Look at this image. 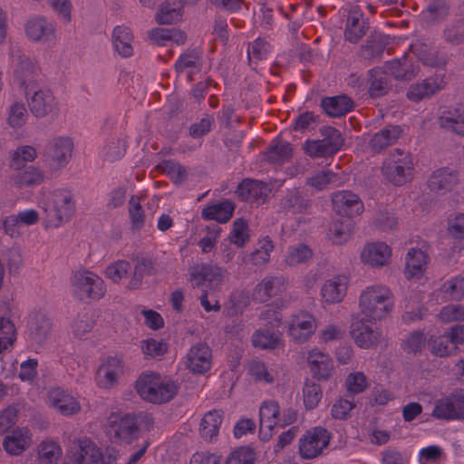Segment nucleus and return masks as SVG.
<instances>
[{
    "label": "nucleus",
    "mask_w": 464,
    "mask_h": 464,
    "mask_svg": "<svg viewBox=\"0 0 464 464\" xmlns=\"http://www.w3.org/2000/svg\"><path fill=\"white\" fill-rule=\"evenodd\" d=\"M129 216L131 227L134 230H140L144 227L145 214L140 204L139 198L132 196L129 201Z\"/></svg>",
    "instance_id": "nucleus-60"
},
{
    "label": "nucleus",
    "mask_w": 464,
    "mask_h": 464,
    "mask_svg": "<svg viewBox=\"0 0 464 464\" xmlns=\"http://www.w3.org/2000/svg\"><path fill=\"white\" fill-rule=\"evenodd\" d=\"M304 150L305 153L312 158L329 157L338 151L324 139L306 140L304 145Z\"/></svg>",
    "instance_id": "nucleus-49"
},
{
    "label": "nucleus",
    "mask_w": 464,
    "mask_h": 464,
    "mask_svg": "<svg viewBox=\"0 0 464 464\" xmlns=\"http://www.w3.org/2000/svg\"><path fill=\"white\" fill-rule=\"evenodd\" d=\"M223 280L220 267L212 264H198L192 267L190 281L194 287L207 285L211 290H216Z\"/></svg>",
    "instance_id": "nucleus-13"
},
{
    "label": "nucleus",
    "mask_w": 464,
    "mask_h": 464,
    "mask_svg": "<svg viewBox=\"0 0 464 464\" xmlns=\"http://www.w3.org/2000/svg\"><path fill=\"white\" fill-rule=\"evenodd\" d=\"M113 44L116 51L122 57L132 55L131 41L133 39L131 31L126 26H116L112 33Z\"/></svg>",
    "instance_id": "nucleus-40"
},
{
    "label": "nucleus",
    "mask_w": 464,
    "mask_h": 464,
    "mask_svg": "<svg viewBox=\"0 0 464 464\" xmlns=\"http://www.w3.org/2000/svg\"><path fill=\"white\" fill-rule=\"evenodd\" d=\"M402 129L399 125H389L376 132L368 143L371 151L379 153L392 145L401 135Z\"/></svg>",
    "instance_id": "nucleus-23"
},
{
    "label": "nucleus",
    "mask_w": 464,
    "mask_h": 464,
    "mask_svg": "<svg viewBox=\"0 0 464 464\" xmlns=\"http://www.w3.org/2000/svg\"><path fill=\"white\" fill-rule=\"evenodd\" d=\"M51 331L52 322L44 313L37 312L29 316L27 333L31 341L43 344L49 338Z\"/></svg>",
    "instance_id": "nucleus-17"
},
{
    "label": "nucleus",
    "mask_w": 464,
    "mask_h": 464,
    "mask_svg": "<svg viewBox=\"0 0 464 464\" xmlns=\"http://www.w3.org/2000/svg\"><path fill=\"white\" fill-rule=\"evenodd\" d=\"M37 157L36 150L32 146H22L17 148L12 158L10 166L13 169H20L24 162L32 161Z\"/></svg>",
    "instance_id": "nucleus-61"
},
{
    "label": "nucleus",
    "mask_w": 464,
    "mask_h": 464,
    "mask_svg": "<svg viewBox=\"0 0 464 464\" xmlns=\"http://www.w3.org/2000/svg\"><path fill=\"white\" fill-rule=\"evenodd\" d=\"M28 440L22 430H14L4 439L3 447L11 455H20L28 446Z\"/></svg>",
    "instance_id": "nucleus-46"
},
{
    "label": "nucleus",
    "mask_w": 464,
    "mask_h": 464,
    "mask_svg": "<svg viewBox=\"0 0 464 464\" xmlns=\"http://www.w3.org/2000/svg\"><path fill=\"white\" fill-rule=\"evenodd\" d=\"M413 168L408 166H394L393 163L382 165V172L385 178L395 186H402L411 179Z\"/></svg>",
    "instance_id": "nucleus-44"
},
{
    "label": "nucleus",
    "mask_w": 464,
    "mask_h": 464,
    "mask_svg": "<svg viewBox=\"0 0 464 464\" xmlns=\"http://www.w3.org/2000/svg\"><path fill=\"white\" fill-rule=\"evenodd\" d=\"M338 182H340L339 175L329 169L315 173L306 180L307 185H310L317 190H323L327 188L330 184Z\"/></svg>",
    "instance_id": "nucleus-52"
},
{
    "label": "nucleus",
    "mask_w": 464,
    "mask_h": 464,
    "mask_svg": "<svg viewBox=\"0 0 464 464\" xmlns=\"http://www.w3.org/2000/svg\"><path fill=\"white\" fill-rule=\"evenodd\" d=\"M442 38L446 43L452 45H459L464 43V13L461 18L445 26Z\"/></svg>",
    "instance_id": "nucleus-47"
},
{
    "label": "nucleus",
    "mask_w": 464,
    "mask_h": 464,
    "mask_svg": "<svg viewBox=\"0 0 464 464\" xmlns=\"http://www.w3.org/2000/svg\"><path fill=\"white\" fill-rule=\"evenodd\" d=\"M200 60V53L197 49L189 50L179 55L174 64L175 71L181 73L188 68H197Z\"/></svg>",
    "instance_id": "nucleus-58"
},
{
    "label": "nucleus",
    "mask_w": 464,
    "mask_h": 464,
    "mask_svg": "<svg viewBox=\"0 0 464 464\" xmlns=\"http://www.w3.org/2000/svg\"><path fill=\"white\" fill-rule=\"evenodd\" d=\"M450 14V6L445 0H434L421 13V19L428 24L444 20Z\"/></svg>",
    "instance_id": "nucleus-43"
},
{
    "label": "nucleus",
    "mask_w": 464,
    "mask_h": 464,
    "mask_svg": "<svg viewBox=\"0 0 464 464\" xmlns=\"http://www.w3.org/2000/svg\"><path fill=\"white\" fill-rule=\"evenodd\" d=\"M51 404L55 407L63 415L75 414L80 411L78 401L61 388H53L49 392Z\"/></svg>",
    "instance_id": "nucleus-29"
},
{
    "label": "nucleus",
    "mask_w": 464,
    "mask_h": 464,
    "mask_svg": "<svg viewBox=\"0 0 464 464\" xmlns=\"http://www.w3.org/2000/svg\"><path fill=\"white\" fill-rule=\"evenodd\" d=\"M333 208L340 217H347L353 219V217L361 215L364 206L358 195L343 190L333 194Z\"/></svg>",
    "instance_id": "nucleus-12"
},
{
    "label": "nucleus",
    "mask_w": 464,
    "mask_h": 464,
    "mask_svg": "<svg viewBox=\"0 0 464 464\" xmlns=\"http://www.w3.org/2000/svg\"><path fill=\"white\" fill-rule=\"evenodd\" d=\"M121 372V361L116 357H110L97 371V383L100 387L109 389L118 382Z\"/></svg>",
    "instance_id": "nucleus-25"
},
{
    "label": "nucleus",
    "mask_w": 464,
    "mask_h": 464,
    "mask_svg": "<svg viewBox=\"0 0 464 464\" xmlns=\"http://www.w3.org/2000/svg\"><path fill=\"white\" fill-rule=\"evenodd\" d=\"M360 307L367 321H381L393 309L391 290L382 285L367 287L360 295Z\"/></svg>",
    "instance_id": "nucleus-2"
},
{
    "label": "nucleus",
    "mask_w": 464,
    "mask_h": 464,
    "mask_svg": "<svg viewBox=\"0 0 464 464\" xmlns=\"http://www.w3.org/2000/svg\"><path fill=\"white\" fill-rule=\"evenodd\" d=\"M71 284L73 295L82 301L100 300L105 294L102 279L86 269L75 271Z\"/></svg>",
    "instance_id": "nucleus-3"
},
{
    "label": "nucleus",
    "mask_w": 464,
    "mask_h": 464,
    "mask_svg": "<svg viewBox=\"0 0 464 464\" xmlns=\"http://www.w3.org/2000/svg\"><path fill=\"white\" fill-rule=\"evenodd\" d=\"M27 102L32 114L36 118L55 120L59 116L60 103L50 89L36 90L34 87L27 96Z\"/></svg>",
    "instance_id": "nucleus-4"
},
{
    "label": "nucleus",
    "mask_w": 464,
    "mask_h": 464,
    "mask_svg": "<svg viewBox=\"0 0 464 464\" xmlns=\"http://www.w3.org/2000/svg\"><path fill=\"white\" fill-rule=\"evenodd\" d=\"M135 389L142 400L161 404L175 397L179 385L172 380H161L160 374L150 372L139 376L135 382Z\"/></svg>",
    "instance_id": "nucleus-1"
},
{
    "label": "nucleus",
    "mask_w": 464,
    "mask_h": 464,
    "mask_svg": "<svg viewBox=\"0 0 464 464\" xmlns=\"http://www.w3.org/2000/svg\"><path fill=\"white\" fill-rule=\"evenodd\" d=\"M256 460L255 450L250 446H243L227 458L226 464H254Z\"/></svg>",
    "instance_id": "nucleus-57"
},
{
    "label": "nucleus",
    "mask_w": 464,
    "mask_h": 464,
    "mask_svg": "<svg viewBox=\"0 0 464 464\" xmlns=\"http://www.w3.org/2000/svg\"><path fill=\"white\" fill-rule=\"evenodd\" d=\"M235 207V204L231 200L225 199L204 208L201 212V217L205 220H216L219 223H227L232 218Z\"/></svg>",
    "instance_id": "nucleus-33"
},
{
    "label": "nucleus",
    "mask_w": 464,
    "mask_h": 464,
    "mask_svg": "<svg viewBox=\"0 0 464 464\" xmlns=\"http://www.w3.org/2000/svg\"><path fill=\"white\" fill-rule=\"evenodd\" d=\"M27 117L24 103L14 102L10 107L7 121L12 128H19L25 123Z\"/></svg>",
    "instance_id": "nucleus-62"
},
{
    "label": "nucleus",
    "mask_w": 464,
    "mask_h": 464,
    "mask_svg": "<svg viewBox=\"0 0 464 464\" xmlns=\"http://www.w3.org/2000/svg\"><path fill=\"white\" fill-rule=\"evenodd\" d=\"M182 6L176 0H165L156 14V22L159 24H171L179 21L182 17Z\"/></svg>",
    "instance_id": "nucleus-39"
},
{
    "label": "nucleus",
    "mask_w": 464,
    "mask_h": 464,
    "mask_svg": "<svg viewBox=\"0 0 464 464\" xmlns=\"http://www.w3.org/2000/svg\"><path fill=\"white\" fill-rule=\"evenodd\" d=\"M279 279L277 277H269L263 279L255 287L253 299L258 303H265L272 296L277 294V285Z\"/></svg>",
    "instance_id": "nucleus-45"
},
{
    "label": "nucleus",
    "mask_w": 464,
    "mask_h": 464,
    "mask_svg": "<svg viewBox=\"0 0 464 464\" xmlns=\"http://www.w3.org/2000/svg\"><path fill=\"white\" fill-rule=\"evenodd\" d=\"M141 350L146 356L156 358L167 353L168 345L163 340L147 339L141 342Z\"/></svg>",
    "instance_id": "nucleus-64"
},
{
    "label": "nucleus",
    "mask_w": 464,
    "mask_h": 464,
    "mask_svg": "<svg viewBox=\"0 0 464 464\" xmlns=\"http://www.w3.org/2000/svg\"><path fill=\"white\" fill-rule=\"evenodd\" d=\"M432 416L440 420H464V390L437 401Z\"/></svg>",
    "instance_id": "nucleus-10"
},
{
    "label": "nucleus",
    "mask_w": 464,
    "mask_h": 464,
    "mask_svg": "<svg viewBox=\"0 0 464 464\" xmlns=\"http://www.w3.org/2000/svg\"><path fill=\"white\" fill-rule=\"evenodd\" d=\"M281 332L279 329L261 327L252 335V343L255 347L263 350H273L282 344Z\"/></svg>",
    "instance_id": "nucleus-32"
},
{
    "label": "nucleus",
    "mask_w": 464,
    "mask_h": 464,
    "mask_svg": "<svg viewBox=\"0 0 464 464\" xmlns=\"http://www.w3.org/2000/svg\"><path fill=\"white\" fill-rule=\"evenodd\" d=\"M107 433L115 442L130 444L140 434L137 418L125 414L117 421H111Z\"/></svg>",
    "instance_id": "nucleus-11"
},
{
    "label": "nucleus",
    "mask_w": 464,
    "mask_h": 464,
    "mask_svg": "<svg viewBox=\"0 0 464 464\" xmlns=\"http://www.w3.org/2000/svg\"><path fill=\"white\" fill-rule=\"evenodd\" d=\"M312 200L304 196L303 191L297 188L287 189L280 199L279 207L282 210L291 214L308 213Z\"/></svg>",
    "instance_id": "nucleus-18"
},
{
    "label": "nucleus",
    "mask_w": 464,
    "mask_h": 464,
    "mask_svg": "<svg viewBox=\"0 0 464 464\" xmlns=\"http://www.w3.org/2000/svg\"><path fill=\"white\" fill-rule=\"evenodd\" d=\"M371 84L369 87V94L371 98L376 99L385 95L391 89V83L385 75H374V69L371 70Z\"/></svg>",
    "instance_id": "nucleus-55"
},
{
    "label": "nucleus",
    "mask_w": 464,
    "mask_h": 464,
    "mask_svg": "<svg viewBox=\"0 0 464 464\" xmlns=\"http://www.w3.org/2000/svg\"><path fill=\"white\" fill-rule=\"evenodd\" d=\"M350 334L354 343L361 348L369 349L375 345L381 336L380 333L374 331L366 324L362 319H356L352 322Z\"/></svg>",
    "instance_id": "nucleus-19"
},
{
    "label": "nucleus",
    "mask_w": 464,
    "mask_h": 464,
    "mask_svg": "<svg viewBox=\"0 0 464 464\" xmlns=\"http://www.w3.org/2000/svg\"><path fill=\"white\" fill-rule=\"evenodd\" d=\"M62 454L60 446L53 442H42L38 451V464H57V460Z\"/></svg>",
    "instance_id": "nucleus-54"
},
{
    "label": "nucleus",
    "mask_w": 464,
    "mask_h": 464,
    "mask_svg": "<svg viewBox=\"0 0 464 464\" xmlns=\"http://www.w3.org/2000/svg\"><path fill=\"white\" fill-rule=\"evenodd\" d=\"M12 55L17 61L14 72V81L20 87L24 88L26 96H29L30 91L36 85L39 68L29 58L22 55L18 49L13 50Z\"/></svg>",
    "instance_id": "nucleus-9"
},
{
    "label": "nucleus",
    "mask_w": 464,
    "mask_h": 464,
    "mask_svg": "<svg viewBox=\"0 0 464 464\" xmlns=\"http://www.w3.org/2000/svg\"><path fill=\"white\" fill-rule=\"evenodd\" d=\"M390 44V36L377 31L371 32L364 44L361 45L362 56L365 59L380 58Z\"/></svg>",
    "instance_id": "nucleus-28"
},
{
    "label": "nucleus",
    "mask_w": 464,
    "mask_h": 464,
    "mask_svg": "<svg viewBox=\"0 0 464 464\" xmlns=\"http://www.w3.org/2000/svg\"><path fill=\"white\" fill-rule=\"evenodd\" d=\"M392 256L390 246L383 242L369 244L364 247L361 254L362 262L368 263L372 266H382L386 265Z\"/></svg>",
    "instance_id": "nucleus-27"
},
{
    "label": "nucleus",
    "mask_w": 464,
    "mask_h": 464,
    "mask_svg": "<svg viewBox=\"0 0 464 464\" xmlns=\"http://www.w3.org/2000/svg\"><path fill=\"white\" fill-rule=\"evenodd\" d=\"M429 261V256L420 248H411L406 256L405 276L407 278L420 277Z\"/></svg>",
    "instance_id": "nucleus-31"
},
{
    "label": "nucleus",
    "mask_w": 464,
    "mask_h": 464,
    "mask_svg": "<svg viewBox=\"0 0 464 464\" xmlns=\"http://www.w3.org/2000/svg\"><path fill=\"white\" fill-rule=\"evenodd\" d=\"M223 421V416L218 411L213 410L205 414L199 427L200 436L205 440L211 441L218 434L219 428Z\"/></svg>",
    "instance_id": "nucleus-38"
},
{
    "label": "nucleus",
    "mask_w": 464,
    "mask_h": 464,
    "mask_svg": "<svg viewBox=\"0 0 464 464\" xmlns=\"http://www.w3.org/2000/svg\"><path fill=\"white\" fill-rule=\"evenodd\" d=\"M303 396L305 409H314L318 405L323 396L320 384L315 382H306L303 388Z\"/></svg>",
    "instance_id": "nucleus-56"
},
{
    "label": "nucleus",
    "mask_w": 464,
    "mask_h": 464,
    "mask_svg": "<svg viewBox=\"0 0 464 464\" xmlns=\"http://www.w3.org/2000/svg\"><path fill=\"white\" fill-rule=\"evenodd\" d=\"M438 121L441 128L464 136V105L443 112Z\"/></svg>",
    "instance_id": "nucleus-36"
},
{
    "label": "nucleus",
    "mask_w": 464,
    "mask_h": 464,
    "mask_svg": "<svg viewBox=\"0 0 464 464\" xmlns=\"http://www.w3.org/2000/svg\"><path fill=\"white\" fill-rule=\"evenodd\" d=\"M308 362L314 377L317 380L327 381L331 378L334 364L328 354L314 350L309 353Z\"/></svg>",
    "instance_id": "nucleus-26"
},
{
    "label": "nucleus",
    "mask_w": 464,
    "mask_h": 464,
    "mask_svg": "<svg viewBox=\"0 0 464 464\" xmlns=\"http://www.w3.org/2000/svg\"><path fill=\"white\" fill-rule=\"evenodd\" d=\"M459 181V171L449 167H444L434 170L430 174L428 179V187L430 191L444 195L452 190Z\"/></svg>",
    "instance_id": "nucleus-14"
},
{
    "label": "nucleus",
    "mask_w": 464,
    "mask_h": 464,
    "mask_svg": "<svg viewBox=\"0 0 464 464\" xmlns=\"http://www.w3.org/2000/svg\"><path fill=\"white\" fill-rule=\"evenodd\" d=\"M369 28L368 19H364L360 12H353L347 19L344 30L345 40L355 44L365 35Z\"/></svg>",
    "instance_id": "nucleus-30"
},
{
    "label": "nucleus",
    "mask_w": 464,
    "mask_h": 464,
    "mask_svg": "<svg viewBox=\"0 0 464 464\" xmlns=\"http://www.w3.org/2000/svg\"><path fill=\"white\" fill-rule=\"evenodd\" d=\"M317 328L315 318L309 313L302 312L294 315L288 327V334L299 343L306 342Z\"/></svg>",
    "instance_id": "nucleus-15"
},
{
    "label": "nucleus",
    "mask_w": 464,
    "mask_h": 464,
    "mask_svg": "<svg viewBox=\"0 0 464 464\" xmlns=\"http://www.w3.org/2000/svg\"><path fill=\"white\" fill-rule=\"evenodd\" d=\"M101 450L88 438L74 440L67 451V459L72 464H98Z\"/></svg>",
    "instance_id": "nucleus-8"
},
{
    "label": "nucleus",
    "mask_w": 464,
    "mask_h": 464,
    "mask_svg": "<svg viewBox=\"0 0 464 464\" xmlns=\"http://www.w3.org/2000/svg\"><path fill=\"white\" fill-rule=\"evenodd\" d=\"M73 142L69 137H57L50 141L43 151V159L46 165L53 169L63 167L68 163Z\"/></svg>",
    "instance_id": "nucleus-7"
},
{
    "label": "nucleus",
    "mask_w": 464,
    "mask_h": 464,
    "mask_svg": "<svg viewBox=\"0 0 464 464\" xmlns=\"http://www.w3.org/2000/svg\"><path fill=\"white\" fill-rule=\"evenodd\" d=\"M347 291V282L345 277H336L333 280H327L321 290V295L324 302L328 304H336L341 302Z\"/></svg>",
    "instance_id": "nucleus-34"
},
{
    "label": "nucleus",
    "mask_w": 464,
    "mask_h": 464,
    "mask_svg": "<svg viewBox=\"0 0 464 464\" xmlns=\"http://www.w3.org/2000/svg\"><path fill=\"white\" fill-rule=\"evenodd\" d=\"M269 192L270 188L267 183L251 179H243L236 190L242 201L265 200Z\"/></svg>",
    "instance_id": "nucleus-20"
},
{
    "label": "nucleus",
    "mask_w": 464,
    "mask_h": 464,
    "mask_svg": "<svg viewBox=\"0 0 464 464\" xmlns=\"http://www.w3.org/2000/svg\"><path fill=\"white\" fill-rule=\"evenodd\" d=\"M157 169L163 173H166L175 184L184 182L188 178V171L180 163L166 160L160 162Z\"/></svg>",
    "instance_id": "nucleus-48"
},
{
    "label": "nucleus",
    "mask_w": 464,
    "mask_h": 464,
    "mask_svg": "<svg viewBox=\"0 0 464 464\" xmlns=\"http://www.w3.org/2000/svg\"><path fill=\"white\" fill-rule=\"evenodd\" d=\"M353 219L347 217H340L333 220L329 231L334 243L341 245L346 242L353 232Z\"/></svg>",
    "instance_id": "nucleus-42"
},
{
    "label": "nucleus",
    "mask_w": 464,
    "mask_h": 464,
    "mask_svg": "<svg viewBox=\"0 0 464 464\" xmlns=\"http://www.w3.org/2000/svg\"><path fill=\"white\" fill-rule=\"evenodd\" d=\"M426 344V335L422 330H415L401 342V349L408 354L421 353Z\"/></svg>",
    "instance_id": "nucleus-50"
},
{
    "label": "nucleus",
    "mask_w": 464,
    "mask_h": 464,
    "mask_svg": "<svg viewBox=\"0 0 464 464\" xmlns=\"http://www.w3.org/2000/svg\"><path fill=\"white\" fill-rule=\"evenodd\" d=\"M49 222L59 227L63 221H68L75 212V203L71 191L67 189L55 190L51 205L45 209Z\"/></svg>",
    "instance_id": "nucleus-5"
},
{
    "label": "nucleus",
    "mask_w": 464,
    "mask_h": 464,
    "mask_svg": "<svg viewBox=\"0 0 464 464\" xmlns=\"http://www.w3.org/2000/svg\"><path fill=\"white\" fill-rule=\"evenodd\" d=\"M312 250L306 245L299 244L290 247L285 256V263L289 266L304 263L312 257Z\"/></svg>",
    "instance_id": "nucleus-59"
},
{
    "label": "nucleus",
    "mask_w": 464,
    "mask_h": 464,
    "mask_svg": "<svg viewBox=\"0 0 464 464\" xmlns=\"http://www.w3.org/2000/svg\"><path fill=\"white\" fill-rule=\"evenodd\" d=\"M157 268L155 263L151 259L141 258L137 261L133 275L129 282L128 288L130 290L139 289L142 285L144 276L156 275Z\"/></svg>",
    "instance_id": "nucleus-41"
},
{
    "label": "nucleus",
    "mask_w": 464,
    "mask_h": 464,
    "mask_svg": "<svg viewBox=\"0 0 464 464\" xmlns=\"http://www.w3.org/2000/svg\"><path fill=\"white\" fill-rule=\"evenodd\" d=\"M330 433L322 427L307 430L299 440V453L303 459H311L319 456L329 445Z\"/></svg>",
    "instance_id": "nucleus-6"
},
{
    "label": "nucleus",
    "mask_w": 464,
    "mask_h": 464,
    "mask_svg": "<svg viewBox=\"0 0 464 464\" xmlns=\"http://www.w3.org/2000/svg\"><path fill=\"white\" fill-rule=\"evenodd\" d=\"M411 52L422 62L424 65L431 67H442L446 64L445 57L439 56L425 42H417L411 45Z\"/></svg>",
    "instance_id": "nucleus-35"
},
{
    "label": "nucleus",
    "mask_w": 464,
    "mask_h": 464,
    "mask_svg": "<svg viewBox=\"0 0 464 464\" xmlns=\"http://www.w3.org/2000/svg\"><path fill=\"white\" fill-rule=\"evenodd\" d=\"M279 405L274 401H265L259 410L260 423L267 428L275 427L278 421Z\"/></svg>",
    "instance_id": "nucleus-53"
},
{
    "label": "nucleus",
    "mask_w": 464,
    "mask_h": 464,
    "mask_svg": "<svg viewBox=\"0 0 464 464\" xmlns=\"http://www.w3.org/2000/svg\"><path fill=\"white\" fill-rule=\"evenodd\" d=\"M228 239L238 247H243L246 245L249 240L248 223L246 219L240 218L233 222Z\"/></svg>",
    "instance_id": "nucleus-51"
},
{
    "label": "nucleus",
    "mask_w": 464,
    "mask_h": 464,
    "mask_svg": "<svg viewBox=\"0 0 464 464\" xmlns=\"http://www.w3.org/2000/svg\"><path fill=\"white\" fill-rule=\"evenodd\" d=\"M384 70L385 74H390L396 80L410 81L416 75L418 65H415L404 55L400 59L386 62Z\"/></svg>",
    "instance_id": "nucleus-22"
},
{
    "label": "nucleus",
    "mask_w": 464,
    "mask_h": 464,
    "mask_svg": "<svg viewBox=\"0 0 464 464\" xmlns=\"http://www.w3.org/2000/svg\"><path fill=\"white\" fill-rule=\"evenodd\" d=\"M53 32V24L44 17L33 18L25 24V34L33 41L47 40Z\"/></svg>",
    "instance_id": "nucleus-37"
},
{
    "label": "nucleus",
    "mask_w": 464,
    "mask_h": 464,
    "mask_svg": "<svg viewBox=\"0 0 464 464\" xmlns=\"http://www.w3.org/2000/svg\"><path fill=\"white\" fill-rule=\"evenodd\" d=\"M320 106L328 116L340 118L351 111L354 103L353 100L346 95H336L324 97L321 100Z\"/></svg>",
    "instance_id": "nucleus-24"
},
{
    "label": "nucleus",
    "mask_w": 464,
    "mask_h": 464,
    "mask_svg": "<svg viewBox=\"0 0 464 464\" xmlns=\"http://www.w3.org/2000/svg\"><path fill=\"white\" fill-rule=\"evenodd\" d=\"M443 85V77L436 74L434 77H428L421 82L411 85L407 92V97L411 101L420 102L441 90Z\"/></svg>",
    "instance_id": "nucleus-21"
},
{
    "label": "nucleus",
    "mask_w": 464,
    "mask_h": 464,
    "mask_svg": "<svg viewBox=\"0 0 464 464\" xmlns=\"http://www.w3.org/2000/svg\"><path fill=\"white\" fill-rule=\"evenodd\" d=\"M319 115L314 114L313 111H304L295 120L293 130L302 132L314 130L319 124Z\"/></svg>",
    "instance_id": "nucleus-63"
},
{
    "label": "nucleus",
    "mask_w": 464,
    "mask_h": 464,
    "mask_svg": "<svg viewBox=\"0 0 464 464\" xmlns=\"http://www.w3.org/2000/svg\"><path fill=\"white\" fill-rule=\"evenodd\" d=\"M212 352L208 345L198 343L193 345L187 355V368L197 374H203L210 370Z\"/></svg>",
    "instance_id": "nucleus-16"
}]
</instances>
